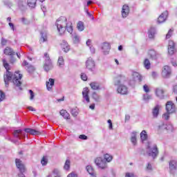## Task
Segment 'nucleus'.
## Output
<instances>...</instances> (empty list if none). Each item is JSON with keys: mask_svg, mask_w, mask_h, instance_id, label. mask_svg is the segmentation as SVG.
I'll return each instance as SVG.
<instances>
[{"mask_svg": "<svg viewBox=\"0 0 177 177\" xmlns=\"http://www.w3.org/2000/svg\"><path fill=\"white\" fill-rule=\"evenodd\" d=\"M148 55L152 60H157V59L160 57V53H157L154 50H149L148 52Z\"/></svg>", "mask_w": 177, "mask_h": 177, "instance_id": "f8f14e48", "label": "nucleus"}, {"mask_svg": "<svg viewBox=\"0 0 177 177\" xmlns=\"http://www.w3.org/2000/svg\"><path fill=\"white\" fill-rule=\"evenodd\" d=\"M173 92H174V93H175L176 95H177V84L175 85V86H174Z\"/></svg>", "mask_w": 177, "mask_h": 177, "instance_id": "0e129e2a", "label": "nucleus"}, {"mask_svg": "<svg viewBox=\"0 0 177 177\" xmlns=\"http://www.w3.org/2000/svg\"><path fill=\"white\" fill-rule=\"evenodd\" d=\"M144 100H150L151 99V95H149V94H145L143 95Z\"/></svg>", "mask_w": 177, "mask_h": 177, "instance_id": "603ef678", "label": "nucleus"}, {"mask_svg": "<svg viewBox=\"0 0 177 177\" xmlns=\"http://www.w3.org/2000/svg\"><path fill=\"white\" fill-rule=\"evenodd\" d=\"M15 138H17L18 139H24L26 138V133L23 132L21 130H15L13 133Z\"/></svg>", "mask_w": 177, "mask_h": 177, "instance_id": "ddd939ff", "label": "nucleus"}, {"mask_svg": "<svg viewBox=\"0 0 177 177\" xmlns=\"http://www.w3.org/2000/svg\"><path fill=\"white\" fill-rule=\"evenodd\" d=\"M104 160L106 161V162H111V161L113 160V156H111L110 154L106 153L104 156Z\"/></svg>", "mask_w": 177, "mask_h": 177, "instance_id": "473e14b6", "label": "nucleus"}, {"mask_svg": "<svg viewBox=\"0 0 177 177\" xmlns=\"http://www.w3.org/2000/svg\"><path fill=\"white\" fill-rule=\"evenodd\" d=\"M81 79L83 81H86V80H88V76H86V74H85V73H82L81 74Z\"/></svg>", "mask_w": 177, "mask_h": 177, "instance_id": "6e6d98bb", "label": "nucleus"}, {"mask_svg": "<svg viewBox=\"0 0 177 177\" xmlns=\"http://www.w3.org/2000/svg\"><path fill=\"white\" fill-rule=\"evenodd\" d=\"M146 146H147V154H148L149 157L156 158V157L158 156V147H157V145L150 141H148Z\"/></svg>", "mask_w": 177, "mask_h": 177, "instance_id": "f03ea898", "label": "nucleus"}, {"mask_svg": "<svg viewBox=\"0 0 177 177\" xmlns=\"http://www.w3.org/2000/svg\"><path fill=\"white\" fill-rule=\"evenodd\" d=\"M86 169L89 175H91L93 177H96V173L95 172V170L92 166L88 165L86 166Z\"/></svg>", "mask_w": 177, "mask_h": 177, "instance_id": "bb28decb", "label": "nucleus"}, {"mask_svg": "<svg viewBox=\"0 0 177 177\" xmlns=\"http://www.w3.org/2000/svg\"><path fill=\"white\" fill-rule=\"evenodd\" d=\"M131 142L134 145L136 146L137 140H136V132H133L131 134Z\"/></svg>", "mask_w": 177, "mask_h": 177, "instance_id": "2f4dec72", "label": "nucleus"}, {"mask_svg": "<svg viewBox=\"0 0 177 177\" xmlns=\"http://www.w3.org/2000/svg\"><path fill=\"white\" fill-rule=\"evenodd\" d=\"M166 131H168L169 132H172L174 131V126H172V124L169 123L167 124Z\"/></svg>", "mask_w": 177, "mask_h": 177, "instance_id": "79ce46f5", "label": "nucleus"}, {"mask_svg": "<svg viewBox=\"0 0 177 177\" xmlns=\"http://www.w3.org/2000/svg\"><path fill=\"white\" fill-rule=\"evenodd\" d=\"M70 160L67 159L65 162L64 169H66V171H68V169H70Z\"/></svg>", "mask_w": 177, "mask_h": 177, "instance_id": "4c0bfd02", "label": "nucleus"}, {"mask_svg": "<svg viewBox=\"0 0 177 177\" xmlns=\"http://www.w3.org/2000/svg\"><path fill=\"white\" fill-rule=\"evenodd\" d=\"M71 113L73 117H77L78 115V111H77V109H73L71 110Z\"/></svg>", "mask_w": 177, "mask_h": 177, "instance_id": "49530a36", "label": "nucleus"}, {"mask_svg": "<svg viewBox=\"0 0 177 177\" xmlns=\"http://www.w3.org/2000/svg\"><path fill=\"white\" fill-rule=\"evenodd\" d=\"M46 85L48 91H50V89H52V88L53 87V85H55V80L50 78L48 82L47 81L46 82Z\"/></svg>", "mask_w": 177, "mask_h": 177, "instance_id": "b1692460", "label": "nucleus"}, {"mask_svg": "<svg viewBox=\"0 0 177 177\" xmlns=\"http://www.w3.org/2000/svg\"><path fill=\"white\" fill-rule=\"evenodd\" d=\"M129 120H131V115H126L124 122H127V121H129Z\"/></svg>", "mask_w": 177, "mask_h": 177, "instance_id": "680f3d73", "label": "nucleus"}, {"mask_svg": "<svg viewBox=\"0 0 177 177\" xmlns=\"http://www.w3.org/2000/svg\"><path fill=\"white\" fill-rule=\"evenodd\" d=\"M79 138L80 139H82V140H88V136H86V135L84 134H82L79 136Z\"/></svg>", "mask_w": 177, "mask_h": 177, "instance_id": "13d9d810", "label": "nucleus"}, {"mask_svg": "<svg viewBox=\"0 0 177 177\" xmlns=\"http://www.w3.org/2000/svg\"><path fill=\"white\" fill-rule=\"evenodd\" d=\"M3 66L6 70V73L3 75L5 86L8 88V86H9V82H10V81L12 80L14 85H15V86H18L19 89L21 91V82L20 80L23 78V75L20 74L19 71H16L14 74L11 71H9L10 68H9V64L6 62V59H3Z\"/></svg>", "mask_w": 177, "mask_h": 177, "instance_id": "f257e3e1", "label": "nucleus"}, {"mask_svg": "<svg viewBox=\"0 0 177 177\" xmlns=\"http://www.w3.org/2000/svg\"><path fill=\"white\" fill-rule=\"evenodd\" d=\"M147 169L148 171H151L152 168H151V165L150 163H148V165L147 166Z\"/></svg>", "mask_w": 177, "mask_h": 177, "instance_id": "338daca9", "label": "nucleus"}, {"mask_svg": "<svg viewBox=\"0 0 177 177\" xmlns=\"http://www.w3.org/2000/svg\"><path fill=\"white\" fill-rule=\"evenodd\" d=\"M24 131L25 132H26V133H30V135H34V136L41 135V131H37L35 129L27 128V129H25Z\"/></svg>", "mask_w": 177, "mask_h": 177, "instance_id": "4be33fe9", "label": "nucleus"}, {"mask_svg": "<svg viewBox=\"0 0 177 177\" xmlns=\"http://www.w3.org/2000/svg\"><path fill=\"white\" fill-rule=\"evenodd\" d=\"M132 77H133V81H135L136 82H142V80H143V77H142L139 73L137 72H133L132 74Z\"/></svg>", "mask_w": 177, "mask_h": 177, "instance_id": "aec40b11", "label": "nucleus"}, {"mask_svg": "<svg viewBox=\"0 0 177 177\" xmlns=\"http://www.w3.org/2000/svg\"><path fill=\"white\" fill-rule=\"evenodd\" d=\"M160 109H161V106L158 104L152 109V115L154 118L158 117V114H160Z\"/></svg>", "mask_w": 177, "mask_h": 177, "instance_id": "6ab92c4d", "label": "nucleus"}, {"mask_svg": "<svg viewBox=\"0 0 177 177\" xmlns=\"http://www.w3.org/2000/svg\"><path fill=\"white\" fill-rule=\"evenodd\" d=\"M41 164L43 166L47 165L48 164V156H43L41 160Z\"/></svg>", "mask_w": 177, "mask_h": 177, "instance_id": "58836bf2", "label": "nucleus"}, {"mask_svg": "<svg viewBox=\"0 0 177 177\" xmlns=\"http://www.w3.org/2000/svg\"><path fill=\"white\" fill-rule=\"evenodd\" d=\"M45 61L44 64V70L48 73V71H50L53 68V64L52 63V61L50 60V57H49L48 53L44 54Z\"/></svg>", "mask_w": 177, "mask_h": 177, "instance_id": "7ed1b4c3", "label": "nucleus"}, {"mask_svg": "<svg viewBox=\"0 0 177 177\" xmlns=\"http://www.w3.org/2000/svg\"><path fill=\"white\" fill-rule=\"evenodd\" d=\"M11 59H10V63H15V62H16V59H15V57H13V55L10 56Z\"/></svg>", "mask_w": 177, "mask_h": 177, "instance_id": "774afa93", "label": "nucleus"}, {"mask_svg": "<svg viewBox=\"0 0 177 177\" xmlns=\"http://www.w3.org/2000/svg\"><path fill=\"white\" fill-rule=\"evenodd\" d=\"M67 21V18L64 16H62L57 19V23H66Z\"/></svg>", "mask_w": 177, "mask_h": 177, "instance_id": "e433bc0d", "label": "nucleus"}, {"mask_svg": "<svg viewBox=\"0 0 177 177\" xmlns=\"http://www.w3.org/2000/svg\"><path fill=\"white\" fill-rule=\"evenodd\" d=\"M73 39L74 44H78L80 42V37L75 33L73 35Z\"/></svg>", "mask_w": 177, "mask_h": 177, "instance_id": "ea45409f", "label": "nucleus"}, {"mask_svg": "<svg viewBox=\"0 0 177 177\" xmlns=\"http://www.w3.org/2000/svg\"><path fill=\"white\" fill-rule=\"evenodd\" d=\"M90 50H91V53L95 54V47L90 46Z\"/></svg>", "mask_w": 177, "mask_h": 177, "instance_id": "69168bd1", "label": "nucleus"}, {"mask_svg": "<svg viewBox=\"0 0 177 177\" xmlns=\"http://www.w3.org/2000/svg\"><path fill=\"white\" fill-rule=\"evenodd\" d=\"M175 52H176V50L175 49V42H174V41L170 40L169 41V47H168V53L169 55H174V53H175Z\"/></svg>", "mask_w": 177, "mask_h": 177, "instance_id": "4468645a", "label": "nucleus"}, {"mask_svg": "<svg viewBox=\"0 0 177 177\" xmlns=\"http://www.w3.org/2000/svg\"><path fill=\"white\" fill-rule=\"evenodd\" d=\"M15 162L17 167L19 169L18 177H26V175H24V173L26 172V167H24V165H23V162H21V160L17 158L15 160Z\"/></svg>", "mask_w": 177, "mask_h": 177, "instance_id": "20e7f679", "label": "nucleus"}, {"mask_svg": "<svg viewBox=\"0 0 177 177\" xmlns=\"http://www.w3.org/2000/svg\"><path fill=\"white\" fill-rule=\"evenodd\" d=\"M171 71L169 66H165L162 71V76L163 78H169L171 77Z\"/></svg>", "mask_w": 177, "mask_h": 177, "instance_id": "1a4fd4ad", "label": "nucleus"}, {"mask_svg": "<svg viewBox=\"0 0 177 177\" xmlns=\"http://www.w3.org/2000/svg\"><path fill=\"white\" fill-rule=\"evenodd\" d=\"M117 92L120 95H127L128 93V87L124 84H121L118 86Z\"/></svg>", "mask_w": 177, "mask_h": 177, "instance_id": "9b49d317", "label": "nucleus"}, {"mask_svg": "<svg viewBox=\"0 0 177 177\" xmlns=\"http://www.w3.org/2000/svg\"><path fill=\"white\" fill-rule=\"evenodd\" d=\"M77 28L79 31H84L85 26L83 23H77Z\"/></svg>", "mask_w": 177, "mask_h": 177, "instance_id": "a19ab883", "label": "nucleus"}, {"mask_svg": "<svg viewBox=\"0 0 177 177\" xmlns=\"http://www.w3.org/2000/svg\"><path fill=\"white\" fill-rule=\"evenodd\" d=\"M173 32H174V29H169L167 34L166 35V39H169V38L172 37Z\"/></svg>", "mask_w": 177, "mask_h": 177, "instance_id": "c03bdc74", "label": "nucleus"}, {"mask_svg": "<svg viewBox=\"0 0 177 177\" xmlns=\"http://www.w3.org/2000/svg\"><path fill=\"white\" fill-rule=\"evenodd\" d=\"M29 93L30 95V100H33L34 97H35V95L34 94V91H32V90H29Z\"/></svg>", "mask_w": 177, "mask_h": 177, "instance_id": "8fccbe9b", "label": "nucleus"}, {"mask_svg": "<svg viewBox=\"0 0 177 177\" xmlns=\"http://www.w3.org/2000/svg\"><path fill=\"white\" fill-rule=\"evenodd\" d=\"M169 114L168 112H167L166 113L163 114L162 117L165 120H169Z\"/></svg>", "mask_w": 177, "mask_h": 177, "instance_id": "4d7b16f0", "label": "nucleus"}, {"mask_svg": "<svg viewBox=\"0 0 177 177\" xmlns=\"http://www.w3.org/2000/svg\"><path fill=\"white\" fill-rule=\"evenodd\" d=\"M101 48L103 50L104 55H109V52H110V44L107 42H104L102 44Z\"/></svg>", "mask_w": 177, "mask_h": 177, "instance_id": "f3484780", "label": "nucleus"}, {"mask_svg": "<svg viewBox=\"0 0 177 177\" xmlns=\"http://www.w3.org/2000/svg\"><path fill=\"white\" fill-rule=\"evenodd\" d=\"M5 97H6L5 93H3L2 91H0V103L1 102H3V100H5Z\"/></svg>", "mask_w": 177, "mask_h": 177, "instance_id": "a18cd8bd", "label": "nucleus"}, {"mask_svg": "<svg viewBox=\"0 0 177 177\" xmlns=\"http://www.w3.org/2000/svg\"><path fill=\"white\" fill-rule=\"evenodd\" d=\"M86 67L90 71H93L95 68V61L91 57L88 58L86 62Z\"/></svg>", "mask_w": 177, "mask_h": 177, "instance_id": "9d476101", "label": "nucleus"}, {"mask_svg": "<svg viewBox=\"0 0 177 177\" xmlns=\"http://www.w3.org/2000/svg\"><path fill=\"white\" fill-rule=\"evenodd\" d=\"M28 73H34L35 71V68L32 65L28 66Z\"/></svg>", "mask_w": 177, "mask_h": 177, "instance_id": "de8ad7c7", "label": "nucleus"}, {"mask_svg": "<svg viewBox=\"0 0 177 177\" xmlns=\"http://www.w3.org/2000/svg\"><path fill=\"white\" fill-rule=\"evenodd\" d=\"M143 89L146 93H149V92H150V89L149 88V86H147V84H145L143 86Z\"/></svg>", "mask_w": 177, "mask_h": 177, "instance_id": "3c124183", "label": "nucleus"}, {"mask_svg": "<svg viewBox=\"0 0 177 177\" xmlns=\"http://www.w3.org/2000/svg\"><path fill=\"white\" fill-rule=\"evenodd\" d=\"M125 177H135L133 173H126Z\"/></svg>", "mask_w": 177, "mask_h": 177, "instance_id": "bf43d9fd", "label": "nucleus"}, {"mask_svg": "<svg viewBox=\"0 0 177 177\" xmlns=\"http://www.w3.org/2000/svg\"><path fill=\"white\" fill-rule=\"evenodd\" d=\"M58 66L60 67L62 66H64V59H63V57H59L58 59Z\"/></svg>", "mask_w": 177, "mask_h": 177, "instance_id": "37998d69", "label": "nucleus"}, {"mask_svg": "<svg viewBox=\"0 0 177 177\" xmlns=\"http://www.w3.org/2000/svg\"><path fill=\"white\" fill-rule=\"evenodd\" d=\"M67 177H77V174L75 173H71L68 175Z\"/></svg>", "mask_w": 177, "mask_h": 177, "instance_id": "e2e57ef3", "label": "nucleus"}, {"mask_svg": "<svg viewBox=\"0 0 177 177\" xmlns=\"http://www.w3.org/2000/svg\"><path fill=\"white\" fill-rule=\"evenodd\" d=\"M6 44H8V40L6 39L5 38L2 37L1 38V45H2V46H6Z\"/></svg>", "mask_w": 177, "mask_h": 177, "instance_id": "864d4df0", "label": "nucleus"}, {"mask_svg": "<svg viewBox=\"0 0 177 177\" xmlns=\"http://www.w3.org/2000/svg\"><path fill=\"white\" fill-rule=\"evenodd\" d=\"M176 167H177L176 160H171L169 162V169L171 172H172V171L176 170Z\"/></svg>", "mask_w": 177, "mask_h": 177, "instance_id": "cd10ccee", "label": "nucleus"}, {"mask_svg": "<svg viewBox=\"0 0 177 177\" xmlns=\"http://www.w3.org/2000/svg\"><path fill=\"white\" fill-rule=\"evenodd\" d=\"M59 113L65 120H70V113H68L66 110H62Z\"/></svg>", "mask_w": 177, "mask_h": 177, "instance_id": "c756f323", "label": "nucleus"}, {"mask_svg": "<svg viewBox=\"0 0 177 177\" xmlns=\"http://www.w3.org/2000/svg\"><path fill=\"white\" fill-rule=\"evenodd\" d=\"M166 110L169 114H172L175 113V111H176V108L175 107V104L172 102V101H168L166 103Z\"/></svg>", "mask_w": 177, "mask_h": 177, "instance_id": "6e6552de", "label": "nucleus"}, {"mask_svg": "<svg viewBox=\"0 0 177 177\" xmlns=\"http://www.w3.org/2000/svg\"><path fill=\"white\" fill-rule=\"evenodd\" d=\"M93 99L95 100V102H97L99 103L100 102V96L96 93V92H93L92 95Z\"/></svg>", "mask_w": 177, "mask_h": 177, "instance_id": "72a5a7b5", "label": "nucleus"}, {"mask_svg": "<svg viewBox=\"0 0 177 177\" xmlns=\"http://www.w3.org/2000/svg\"><path fill=\"white\" fill-rule=\"evenodd\" d=\"M41 42H45L46 41V36L45 35H44V33L41 32Z\"/></svg>", "mask_w": 177, "mask_h": 177, "instance_id": "5fc2aeb1", "label": "nucleus"}, {"mask_svg": "<svg viewBox=\"0 0 177 177\" xmlns=\"http://www.w3.org/2000/svg\"><path fill=\"white\" fill-rule=\"evenodd\" d=\"M28 6L34 8L37 6V0H27Z\"/></svg>", "mask_w": 177, "mask_h": 177, "instance_id": "c85d7f7f", "label": "nucleus"}, {"mask_svg": "<svg viewBox=\"0 0 177 177\" xmlns=\"http://www.w3.org/2000/svg\"><path fill=\"white\" fill-rule=\"evenodd\" d=\"M140 135L142 142L145 143V142H146V140H147V138H149V136H147V132L143 130Z\"/></svg>", "mask_w": 177, "mask_h": 177, "instance_id": "393cba45", "label": "nucleus"}, {"mask_svg": "<svg viewBox=\"0 0 177 177\" xmlns=\"http://www.w3.org/2000/svg\"><path fill=\"white\" fill-rule=\"evenodd\" d=\"M86 15H87L88 17H89L91 20H93L94 17L92 14H91L89 12H87Z\"/></svg>", "mask_w": 177, "mask_h": 177, "instance_id": "052dcab7", "label": "nucleus"}, {"mask_svg": "<svg viewBox=\"0 0 177 177\" xmlns=\"http://www.w3.org/2000/svg\"><path fill=\"white\" fill-rule=\"evenodd\" d=\"M156 95L159 99H164V90L161 88H156Z\"/></svg>", "mask_w": 177, "mask_h": 177, "instance_id": "a878e982", "label": "nucleus"}, {"mask_svg": "<svg viewBox=\"0 0 177 177\" xmlns=\"http://www.w3.org/2000/svg\"><path fill=\"white\" fill-rule=\"evenodd\" d=\"M62 48L64 52H65L66 53H67V52L70 50V46H68V44H62Z\"/></svg>", "mask_w": 177, "mask_h": 177, "instance_id": "c9c22d12", "label": "nucleus"}, {"mask_svg": "<svg viewBox=\"0 0 177 177\" xmlns=\"http://www.w3.org/2000/svg\"><path fill=\"white\" fill-rule=\"evenodd\" d=\"M56 26L60 35H62V34H64V31H66V30H67L68 32L70 34H73V26L70 25V26L67 27V25L63 26L62 24H57Z\"/></svg>", "mask_w": 177, "mask_h": 177, "instance_id": "423d86ee", "label": "nucleus"}, {"mask_svg": "<svg viewBox=\"0 0 177 177\" xmlns=\"http://www.w3.org/2000/svg\"><path fill=\"white\" fill-rule=\"evenodd\" d=\"M144 66L145 67V68H147V70H149L150 68V60H149V59H145L144 61Z\"/></svg>", "mask_w": 177, "mask_h": 177, "instance_id": "f704fd0d", "label": "nucleus"}, {"mask_svg": "<svg viewBox=\"0 0 177 177\" xmlns=\"http://www.w3.org/2000/svg\"><path fill=\"white\" fill-rule=\"evenodd\" d=\"M95 163L100 169H107V162L103 158L99 157L95 160Z\"/></svg>", "mask_w": 177, "mask_h": 177, "instance_id": "39448f33", "label": "nucleus"}, {"mask_svg": "<svg viewBox=\"0 0 177 177\" xmlns=\"http://www.w3.org/2000/svg\"><path fill=\"white\" fill-rule=\"evenodd\" d=\"M3 53L8 56H15L16 55V53L10 47H6L3 50Z\"/></svg>", "mask_w": 177, "mask_h": 177, "instance_id": "5701e85b", "label": "nucleus"}, {"mask_svg": "<svg viewBox=\"0 0 177 177\" xmlns=\"http://www.w3.org/2000/svg\"><path fill=\"white\" fill-rule=\"evenodd\" d=\"M127 82V77L122 75H119L114 78L115 86H120V85H124V83Z\"/></svg>", "mask_w": 177, "mask_h": 177, "instance_id": "0eeeda50", "label": "nucleus"}, {"mask_svg": "<svg viewBox=\"0 0 177 177\" xmlns=\"http://www.w3.org/2000/svg\"><path fill=\"white\" fill-rule=\"evenodd\" d=\"M90 86H91V89H93V91H97V90L100 89L99 84L96 82H91L90 84Z\"/></svg>", "mask_w": 177, "mask_h": 177, "instance_id": "7c9ffc66", "label": "nucleus"}, {"mask_svg": "<svg viewBox=\"0 0 177 177\" xmlns=\"http://www.w3.org/2000/svg\"><path fill=\"white\" fill-rule=\"evenodd\" d=\"M156 28L151 27L148 31V37L150 39H154L156 37Z\"/></svg>", "mask_w": 177, "mask_h": 177, "instance_id": "412c9836", "label": "nucleus"}, {"mask_svg": "<svg viewBox=\"0 0 177 177\" xmlns=\"http://www.w3.org/2000/svg\"><path fill=\"white\" fill-rule=\"evenodd\" d=\"M129 15V6L127 4L124 5L122 8V17L125 19Z\"/></svg>", "mask_w": 177, "mask_h": 177, "instance_id": "2eb2a0df", "label": "nucleus"}, {"mask_svg": "<svg viewBox=\"0 0 177 177\" xmlns=\"http://www.w3.org/2000/svg\"><path fill=\"white\" fill-rule=\"evenodd\" d=\"M159 129L167 130V124L165 122H161L159 125Z\"/></svg>", "mask_w": 177, "mask_h": 177, "instance_id": "09e8293b", "label": "nucleus"}, {"mask_svg": "<svg viewBox=\"0 0 177 177\" xmlns=\"http://www.w3.org/2000/svg\"><path fill=\"white\" fill-rule=\"evenodd\" d=\"M82 96H83V98L86 100V102L87 103H89V102H91L89 99V89L88 88V87H86L83 89Z\"/></svg>", "mask_w": 177, "mask_h": 177, "instance_id": "a211bd4d", "label": "nucleus"}, {"mask_svg": "<svg viewBox=\"0 0 177 177\" xmlns=\"http://www.w3.org/2000/svg\"><path fill=\"white\" fill-rule=\"evenodd\" d=\"M168 19V11L162 12L158 18V23H164Z\"/></svg>", "mask_w": 177, "mask_h": 177, "instance_id": "dca6fc26", "label": "nucleus"}]
</instances>
